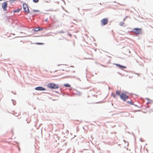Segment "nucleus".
I'll return each instance as SVG.
<instances>
[{
    "mask_svg": "<svg viewBox=\"0 0 153 153\" xmlns=\"http://www.w3.org/2000/svg\"><path fill=\"white\" fill-rule=\"evenodd\" d=\"M141 139H140V140L141 142H142V141L141 140Z\"/></svg>",
    "mask_w": 153,
    "mask_h": 153,
    "instance_id": "c9c22d12",
    "label": "nucleus"
},
{
    "mask_svg": "<svg viewBox=\"0 0 153 153\" xmlns=\"http://www.w3.org/2000/svg\"><path fill=\"white\" fill-rule=\"evenodd\" d=\"M101 25L103 26L107 24L108 22V19L107 18H105L102 19L101 20Z\"/></svg>",
    "mask_w": 153,
    "mask_h": 153,
    "instance_id": "423d86ee",
    "label": "nucleus"
},
{
    "mask_svg": "<svg viewBox=\"0 0 153 153\" xmlns=\"http://www.w3.org/2000/svg\"><path fill=\"white\" fill-rule=\"evenodd\" d=\"M73 72L74 73L75 72V71H73Z\"/></svg>",
    "mask_w": 153,
    "mask_h": 153,
    "instance_id": "4c0bfd02",
    "label": "nucleus"
},
{
    "mask_svg": "<svg viewBox=\"0 0 153 153\" xmlns=\"http://www.w3.org/2000/svg\"><path fill=\"white\" fill-rule=\"evenodd\" d=\"M65 32L63 31V30H61L60 32H59L60 33H64Z\"/></svg>",
    "mask_w": 153,
    "mask_h": 153,
    "instance_id": "b1692460",
    "label": "nucleus"
},
{
    "mask_svg": "<svg viewBox=\"0 0 153 153\" xmlns=\"http://www.w3.org/2000/svg\"><path fill=\"white\" fill-rule=\"evenodd\" d=\"M78 93H79V95H80V92L78 91Z\"/></svg>",
    "mask_w": 153,
    "mask_h": 153,
    "instance_id": "2f4dec72",
    "label": "nucleus"
},
{
    "mask_svg": "<svg viewBox=\"0 0 153 153\" xmlns=\"http://www.w3.org/2000/svg\"><path fill=\"white\" fill-rule=\"evenodd\" d=\"M70 67H74V66H70Z\"/></svg>",
    "mask_w": 153,
    "mask_h": 153,
    "instance_id": "473e14b6",
    "label": "nucleus"
},
{
    "mask_svg": "<svg viewBox=\"0 0 153 153\" xmlns=\"http://www.w3.org/2000/svg\"><path fill=\"white\" fill-rule=\"evenodd\" d=\"M111 96H113L114 98H117V97L116 96V94H115L114 93H111Z\"/></svg>",
    "mask_w": 153,
    "mask_h": 153,
    "instance_id": "4468645a",
    "label": "nucleus"
},
{
    "mask_svg": "<svg viewBox=\"0 0 153 153\" xmlns=\"http://www.w3.org/2000/svg\"><path fill=\"white\" fill-rule=\"evenodd\" d=\"M128 16H126V17H125V18H124L123 19V20L124 21L126 20V19L127 18Z\"/></svg>",
    "mask_w": 153,
    "mask_h": 153,
    "instance_id": "393cba45",
    "label": "nucleus"
},
{
    "mask_svg": "<svg viewBox=\"0 0 153 153\" xmlns=\"http://www.w3.org/2000/svg\"><path fill=\"white\" fill-rule=\"evenodd\" d=\"M64 2L65 3V1H64Z\"/></svg>",
    "mask_w": 153,
    "mask_h": 153,
    "instance_id": "37998d69",
    "label": "nucleus"
},
{
    "mask_svg": "<svg viewBox=\"0 0 153 153\" xmlns=\"http://www.w3.org/2000/svg\"><path fill=\"white\" fill-rule=\"evenodd\" d=\"M18 149H19V151H20V148L19 147H18Z\"/></svg>",
    "mask_w": 153,
    "mask_h": 153,
    "instance_id": "c756f323",
    "label": "nucleus"
},
{
    "mask_svg": "<svg viewBox=\"0 0 153 153\" xmlns=\"http://www.w3.org/2000/svg\"><path fill=\"white\" fill-rule=\"evenodd\" d=\"M13 93L14 94H16V93Z\"/></svg>",
    "mask_w": 153,
    "mask_h": 153,
    "instance_id": "e433bc0d",
    "label": "nucleus"
},
{
    "mask_svg": "<svg viewBox=\"0 0 153 153\" xmlns=\"http://www.w3.org/2000/svg\"><path fill=\"white\" fill-rule=\"evenodd\" d=\"M132 32L137 35H138L142 34V29L140 28H135L132 30Z\"/></svg>",
    "mask_w": 153,
    "mask_h": 153,
    "instance_id": "f03ea898",
    "label": "nucleus"
},
{
    "mask_svg": "<svg viewBox=\"0 0 153 153\" xmlns=\"http://www.w3.org/2000/svg\"><path fill=\"white\" fill-rule=\"evenodd\" d=\"M127 145H128V144Z\"/></svg>",
    "mask_w": 153,
    "mask_h": 153,
    "instance_id": "79ce46f5",
    "label": "nucleus"
},
{
    "mask_svg": "<svg viewBox=\"0 0 153 153\" xmlns=\"http://www.w3.org/2000/svg\"><path fill=\"white\" fill-rule=\"evenodd\" d=\"M127 102L131 105H135V106H137V105H135L134 104V103L133 102H132L131 101H127Z\"/></svg>",
    "mask_w": 153,
    "mask_h": 153,
    "instance_id": "f8f14e48",
    "label": "nucleus"
},
{
    "mask_svg": "<svg viewBox=\"0 0 153 153\" xmlns=\"http://www.w3.org/2000/svg\"><path fill=\"white\" fill-rule=\"evenodd\" d=\"M33 11L34 12H39V10H33Z\"/></svg>",
    "mask_w": 153,
    "mask_h": 153,
    "instance_id": "aec40b11",
    "label": "nucleus"
},
{
    "mask_svg": "<svg viewBox=\"0 0 153 153\" xmlns=\"http://www.w3.org/2000/svg\"><path fill=\"white\" fill-rule=\"evenodd\" d=\"M43 30V28L42 27H39L38 28V30H39V31L42 30Z\"/></svg>",
    "mask_w": 153,
    "mask_h": 153,
    "instance_id": "4be33fe9",
    "label": "nucleus"
},
{
    "mask_svg": "<svg viewBox=\"0 0 153 153\" xmlns=\"http://www.w3.org/2000/svg\"><path fill=\"white\" fill-rule=\"evenodd\" d=\"M85 59H92L91 58H85Z\"/></svg>",
    "mask_w": 153,
    "mask_h": 153,
    "instance_id": "bb28decb",
    "label": "nucleus"
},
{
    "mask_svg": "<svg viewBox=\"0 0 153 153\" xmlns=\"http://www.w3.org/2000/svg\"><path fill=\"white\" fill-rule=\"evenodd\" d=\"M102 66L103 67H106V66L104 65H102Z\"/></svg>",
    "mask_w": 153,
    "mask_h": 153,
    "instance_id": "a878e982",
    "label": "nucleus"
},
{
    "mask_svg": "<svg viewBox=\"0 0 153 153\" xmlns=\"http://www.w3.org/2000/svg\"><path fill=\"white\" fill-rule=\"evenodd\" d=\"M120 97V99L124 101H126L128 98V97L126 94L122 93L121 94Z\"/></svg>",
    "mask_w": 153,
    "mask_h": 153,
    "instance_id": "7ed1b4c3",
    "label": "nucleus"
},
{
    "mask_svg": "<svg viewBox=\"0 0 153 153\" xmlns=\"http://www.w3.org/2000/svg\"><path fill=\"white\" fill-rule=\"evenodd\" d=\"M123 141L125 142V143H126V141L125 140H123Z\"/></svg>",
    "mask_w": 153,
    "mask_h": 153,
    "instance_id": "cd10ccee",
    "label": "nucleus"
},
{
    "mask_svg": "<svg viewBox=\"0 0 153 153\" xmlns=\"http://www.w3.org/2000/svg\"><path fill=\"white\" fill-rule=\"evenodd\" d=\"M78 79V80H79L80 81V79H79V78H78V79Z\"/></svg>",
    "mask_w": 153,
    "mask_h": 153,
    "instance_id": "72a5a7b5",
    "label": "nucleus"
},
{
    "mask_svg": "<svg viewBox=\"0 0 153 153\" xmlns=\"http://www.w3.org/2000/svg\"><path fill=\"white\" fill-rule=\"evenodd\" d=\"M114 64L117 67L121 69L123 68H126V67L119 64L114 63Z\"/></svg>",
    "mask_w": 153,
    "mask_h": 153,
    "instance_id": "6e6552de",
    "label": "nucleus"
},
{
    "mask_svg": "<svg viewBox=\"0 0 153 153\" xmlns=\"http://www.w3.org/2000/svg\"><path fill=\"white\" fill-rule=\"evenodd\" d=\"M146 99H147V100H149V98H146Z\"/></svg>",
    "mask_w": 153,
    "mask_h": 153,
    "instance_id": "7c9ffc66",
    "label": "nucleus"
},
{
    "mask_svg": "<svg viewBox=\"0 0 153 153\" xmlns=\"http://www.w3.org/2000/svg\"><path fill=\"white\" fill-rule=\"evenodd\" d=\"M17 0H10L9 1L10 3L12 4L15 1H16Z\"/></svg>",
    "mask_w": 153,
    "mask_h": 153,
    "instance_id": "f3484780",
    "label": "nucleus"
},
{
    "mask_svg": "<svg viewBox=\"0 0 153 153\" xmlns=\"http://www.w3.org/2000/svg\"><path fill=\"white\" fill-rule=\"evenodd\" d=\"M78 10H79V9L78 8Z\"/></svg>",
    "mask_w": 153,
    "mask_h": 153,
    "instance_id": "58836bf2",
    "label": "nucleus"
},
{
    "mask_svg": "<svg viewBox=\"0 0 153 153\" xmlns=\"http://www.w3.org/2000/svg\"><path fill=\"white\" fill-rule=\"evenodd\" d=\"M35 44L38 45H43L44 44L43 43L40 42H36Z\"/></svg>",
    "mask_w": 153,
    "mask_h": 153,
    "instance_id": "dca6fc26",
    "label": "nucleus"
},
{
    "mask_svg": "<svg viewBox=\"0 0 153 153\" xmlns=\"http://www.w3.org/2000/svg\"><path fill=\"white\" fill-rule=\"evenodd\" d=\"M48 21V19H45V22H47Z\"/></svg>",
    "mask_w": 153,
    "mask_h": 153,
    "instance_id": "c85d7f7f",
    "label": "nucleus"
},
{
    "mask_svg": "<svg viewBox=\"0 0 153 153\" xmlns=\"http://www.w3.org/2000/svg\"><path fill=\"white\" fill-rule=\"evenodd\" d=\"M11 100L12 101L13 104L15 105H16V101L15 100H13L12 99Z\"/></svg>",
    "mask_w": 153,
    "mask_h": 153,
    "instance_id": "2eb2a0df",
    "label": "nucleus"
},
{
    "mask_svg": "<svg viewBox=\"0 0 153 153\" xmlns=\"http://www.w3.org/2000/svg\"><path fill=\"white\" fill-rule=\"evenodd\" d=\"M64 85L66 87H71V85L68 83L65 84Z\"/></svg>",
    "mask_w": 153,
    "mask_h": 153,
    "instance_id": "ddd939ff",
    "label": "nucleus"
},
{
    "mask_svg": "<svg viewBox=\"0 0 153 153\" xmlns=\"http://www.w3.org/2000/svg\"><path fill=\"white\" fill-rule=\"evenodd\" d=\"M75 90L76 91H77L76 90H75Z\"/></svg>",
    "mask_w": 153,
    "mask_h": 153,
    "instance_id": "ea45409f",
    "label": "nucleus"
},
{
    "mask_svg": "<svg viewBox=\"0 0 153 153\" xmlns=\"http://www.w3.org/2000/svg\"><path fill=\"white\" fill-rule=\"evenodd\" d=\"M85 146H86V147H85V149H84L85 150H88V149L89 148V143L88 142L85 143V144L84 145Z\"/></svg>",
    "mask_w": 153,
    "mask_h": 153,
    "instance_id": "1a4fd4ad",
    "label": "nucleus"
},
{
    "mask_svg": "<svg viewBox=\"0 0 153 153\" xmlns=\"http://www.w3.org/2000/svg\"><path fill=\"white\" fill-rule=\"evenodd\" d=\"M120 92L118 90H117L116 92V95L120 96L121 95Z\"/></svg>",
    "mask_w": 153,
    "mask_h": 153,
    "instance_id": "9d476101",
    "label": "nucleus"
},
{
    "mask_svg": "<svg viewBox=\"0 0 153 153\" xmlns=\"http://www.w3.org/2000/svg\"><path fill=\"white\" fill-rule=\"evenodd\" d=\"M39 0H33V1L34 2L36 3L38 2Z\"/></svg>",
    "mask_w": 153,
    "mask_h": 153,
    "instance_id": "412c9836",
    "label": "nucleus"
},
{
    "mask_svg": "<svg viewBox=\"0 0 153 153\" xmlns=\"http://www.w3.org/2000/svg\"><path fill=\"white\" fill-rule=\"evenodd\" d=\"M47 86L49 88L51 89H56L59 88V85L53 83H50L47 84Z\"/></svg>",
    "mask_w": 153,
    "mask_h": 153,
    "instance_id": "f257e3e1",
    "label": "nucleus"
},
{
    "mask_svg": "<svg viewBox=\"0 0 153 153\" xmlns=\"http://www.w3.org/2000/svg\"><path fill=\"white\" fill-rule=\"evenodd\" d=\"M124 22H120V23H119V25L120 26H122L124 25Z\"/></svg>",
    "mask_w": 153,
    "mask_h": 153,
    "instance_id": "a211bd4d",
    "label": "nucleus"
},
{
    "mask_svg": "<svg viewBox=\"0 0 153 153\" xmlns=\"http://www.w3.org/2000/svg\"><path fill=\"white\" fill-rule=\"evenodd\" d=\"M8 1H5L1 4V7L4 11H7V8L8 6L7 2Z\"/></svg>",
    "mask_w": 153,
    "mask_h": 153,
    "instance_id": "20e7f679",
    "label": "nucleus"
},
{
    "mask_svg": "<svg viewBox=\"0 0 153 153\" xmlns=\"http://www.w3.org/2000/svg\"><path fill=\"white\" fill-rule=\"evenodd\" d=\"M35 89L37 91H43L46 90V88L42 86H38L36 87Z\"/></svg>",
    "mask_w": 153,
    "mask_h": 153,
    "instance_id": "0eeeda50",
    "label": "nucleus"
},
{
    "mask_svg": "<svg viewBox=\"0 0 153 153\" xmlns=\"http://www.w3.org/2000/svg\"><path fill=\"white\" fill-rule=\"evenodd\" d=\"M56 93H57L58 92L57 91H55Z\"/></svg>",
    "mask_w": 153,
    "mask_h": 153,
    "instance_id": "a19ab883",
    "label": "nucleus"
},
{
    "mask_svg": "<svg viewBox=\"0 0 153 153\" xmlns=\"http://www.w3.org/2000/svg\"><path fill=\"white\" fill-rule=\"evenodd\" d=\"M38 28H36L34 30L36 32H37L38 31H39V30H38Z\"/></svg>",
    "mask_w": 153,
    "mask_h": 153,
    "instance_id": "5701e85b",
    "label": "nucleus"
},
{
    "mask_svg": "<svg viewBox=\"0 0 153 153\" xmlns=\"http://www.w3.org/2000/svg\"><path fill=\"white\" fill-rule=\"evenodd\" d=\"M73 45H74V46H75V43H74H74H73Z\"/></svg>",
    "mask_w": 153,
    "mask_h": 153,
    "instance_id": "f704fd0d",
    "label": "nucleus"
},
{
    "mask_svg": "<svg viewBox=\"0 0 153 153\" xmlns=\"http://www.w3.org/2000/svg\"><path fill=\"white\" fill-rule=\"evenodd\" d=\"M21 9L19 8V9H17L16 10H13V13L19 12L20 11V10H21Z\"/></svg>",
    "mask_w": 153,
    "mask_h": 153,
    "instance_id": "9b49d317",
    "label": "nucleus"
},
{
    "mask_svg": "<svg viewBox=\"0 0 153 153\" xmlns=\"http://www.w3.org/2000/svg\"><path fill=\"white\" fill-rule=\"evenodd\" d=\"M23 7L24 11H26L27 13H30V11L28 8L27 5L25 3L23 4Z\"/></svg>",
    "mask_w": 153,
    "mask_h": 153,
    "instance_id": "39448f33",
    "label": "nucleus"
},
{
    "mask_svg": "<svg viewBox=\"0 0 153 153\" xmlns=\"http://www.w3.org/2000/svg\"><path fill=\"white\" fill-rule=\"evenodd\" d=\"M65 77H67V78H74V77H75V76H65Z\"/></svg>",
    "mask_w": 153,
    "mask_h": 153,
    "instance_id": "6ab92c4d",
    "label": "nucleus"
}]
</instances>
